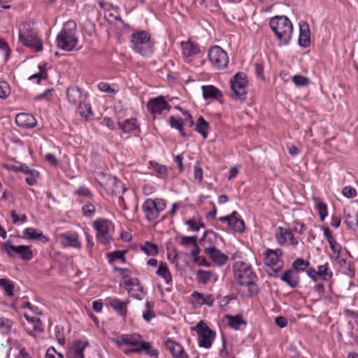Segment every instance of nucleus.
Wrapping results in <instances>:
<instances>
[{
	"mask_svg": "<svg viewBox=\"0 0 358 358\" xmlns=\"http://www.w3.org/2000/svg\"><path fill=\"white\" fill-rule=\"evenodd\" d=\"M342 193L344 196L349 199H352L356 196V189L350 186H346L343 189Z\"/></svg>",
	"mask_w": 358,
	"mask_h": 358,
	"instance_id": "obj_53",
	"label": "nucleus"
},
{
	"mask_svg": "<svg viewBox=\"0 0 358 358\" xmlns=\"http://www.w3.org/2000/svg\"><path fill=\"white\" fill-rule=\"evenodd\" d=\"M89 343L81 340L74 341L69 349L68 358H84V350Z\"/></svg>",
	"mask_w": 358,
	"mask_h": 358,
	"instance_id": "obj_17",
	"label": "nucleus"
},
{
	"mask_svg": "<svg viewBox=\"0 0 358 358\" xmlns=\"http://www.w3.org/2000/svg\"><path fill=\"white\" fill-rule=\"evenodd\" d=\"M25 319L27 322L31 323L33 325V330L36 331H42V322L41 320L36 317H31L27 314L24 315Z\"/></svg>",
	"mask_w": 358,
	"mask_h": 358,
	"instance_id": "obj_40",
	"label": "nucleus"
},
{
	"mask_svg": "<svg viewBox=\"0 0 358 358\" xmlns=\"http://www.w3.org/2000/svg\"><path fill=\"white\" fill-rule=\"evenodd\" d=\"M345 223L348 228L355 229L358 226V213L350 207L344 208Z\"/></svg>",
	"mask_w": 358,
	"mask_h": 358,
	"instance_id": "obj_22",
	"label": "nucleus"
},
{
	"mask_svg": "<svg viewBox=\"0 0 358 358\" xmlns=\"http://www.w3.org/2000/svg\"><path fill=\"white\" fill-rule=\"evenodd\" d=\"M10 93V86L8 83L0 80V98L5 99Z\"/></svg>",
	"mask_w": 358,
	"mask_h": 358,
	"instance_id": "obj_49",
	"label": "nucleus"
},
{
	"mask_svg": "<svg viewBox=\"0 0 358 358\" xmlns=\"http://www.w3.org/2000/svg\"><path fill=\"white\" fill-rule=\"evenodd\" d=\"M196 275L199 282L207 284L212 277V273L209 271L199 270L196 273Z\"/></svg>",
	"mask_w": 358,
	"mask_h": 358,
	"instance_id": "obj_41",
	"label": "nucleus"
},
{
	"mask_svg": "<svg viewBox=\"0 0 358 358\" xmlns=\"http://www.w3.org/2000/svg\"><path fill=\"white\" fill-rule=\"evenodd\" d=\"M185 224L189 226L190 230L193 231H198L200 228L205 227V225L203 222L200 221L195 220L194 219H189L185 222Z\"/></svg>",
	"mask_w": 358,
	"mask_h": 358,
	"instance_id": "obj_45",
	"label": "nucleus"
},
{
	"mask_svg": "<svg viewBox=\"0 0 358 358\" xmlns=\"http://www.w3.org/2000/svg\"><path fill=\"white\" fill-rule=\"evenodd\" d=\"M315 207L318 210L322 221L324 220L328 215L327 205L322 203L319 199H313Z\"/></svg>",
	"mask_w": 358,
	"mask_h": 358,
	"instance_id": "obj_38",
	"label": "nucleus"
},
{
	"mask_svg": "<svg viewBox=\"0 0 358 358\" xmlns=\"http://www.w3.org/2000/svg\"><path fill=\"white\" fill-rule=\"evenodd\" d=\"M194 178L199 182H201L203 180V170L200 164L197 162L194 167Z\"/></svg>",
	"mask_w": 358,
	"mask_h": 358,
	"instance_id": "obj_50",
	"label": "nucleus"
},
{
	"mask_svg": "<svg viewBox=\"0 0 358 358\" xmlns=\"http://www.w3.org/2000/svg\"><path fill=\"white\" fill-rule=\"evenodd\" d=\"M300 46L307 48L310 43V31L307 22H303L299 25V37L298 40Z\"/></svg>",
	"mask_w": 358,
	"mask_h": 358,
	"instance_id": "obj_19",
	"label": "nucleus"
},
{
	"mask_svg": "<svg viewBox=\"0 0 358 358\" xmlns=\"http://www.w3.org/2000/svg\"><path fill=\"white\" fill-rule=\"evenodd\" d=\"M150 165L154 169V170L158 173L159 177L165 178L167 176L168 170L164 165L152 161L150 162Z\"/></svg>",
	"mask_w": 358,
	"mask_h": 358,
	"instance_id": "obj_43",
	"label": "nucleus"
},
{
	"mask_svg": "<svg viewBox=\"0 0 358 358\" xmlns=\"http://www.w3.org/2000/svg\"><path fill=\"white\" fill-rule=\"evenodd\" d=\"M156 273L164 278L166 283L169 284L172 280L171 274L168 268L166 263L161 262L158 266Z\"/></svg>",
	"mask_w": 358,
	"mask_h": 358,
	"instance_id": "obj_32",
	"label": "nucleus"
},
{
	"mask_svg": "<svg viewBox=\"0 0 358 358\" xmlns=\"http://www.w3.org/2000/svg\"><path fill=\"white\" fill-rule=\"evenodd\" d=\"M109 7H110V11L108 12V16L113 17L115 20L123 23L124 21H123L122 18L121 17V16L119 14H117V10H118L119 8L117 6H114L112 4H110Z\"/></svg>",
	"mask_w": 358,
	"mask_h": 358,
	"instance_id": "obj_51",
	"label": "nucleus"
},
{
	"mask_svg": "<svg viewBox=\"0 0 358 358\" xmlns=\"http://www.w3.org/2000/svg\"><path fill=\"white\" fill-rule=\"evenodd\" d=\"M141 249L149 256H155L158 254V246L149 241H146L144 245H142Z\"/></svg>",
	"mask_w": 358,
	"mask_h": 358,
	"instance_id": "obj_37",
	"label": "nucleus"
},
{
	"mask_svg": "<svg viewBox=\"0 0 358 358\" xmlns=\"http://www.w3.org/2000/svg\"><path fill=\"white\" fill-rule=\"evenodd\" d=\"M225 318L227 320V324L234 329H240L241 325L246 326L247 324V322L241 315H236L235 316L226 315Z\"/></svg>",
	"mask_w": 358,
	"mask_h": 358,
	"instance_id": "obj_26",
	"label": "nucleus"
},
{
	"mask_svg": "<svg viewBox=\"0 0 358 358\" xmlns=\"http://www.w3.org/2000/svg\"><path fill=\"white\" fill-rule=\"evenodd\" d=\"M318 275L321 277L323 280H328L332 275L331 272H328V264H325L324 265L318 266Z\"/></svg>",
	"mask_w": 358,
	"mask_h": 358,
	"instance_id": "obj_48",
	"label": "nucleus"
},
{
	"mask_svg": "<svg viewBox=\"0 0 358 358\" xmlns=\"http://www.w3.org/2000/svg\"><path fill=\"white\" fill-rule=\"evenodd\" d=\"M10 216L13 224H17L19 221H21L22 222H27V216L24 214L19 215L15 213V211L11 210Z\"/></svg>",
	"mask_w": 358,
	"mask_h": 358,
	"instance_id": "obj_56",
	"label": "nucleus"
},
{
	"mask_svg": "<svg viewBox=\"0 0 358 358\" xmlns=\"http://www.w3.org/2000/svg\"><path fill=\"white\" fill-rule=\"evenodd\" d=\"M228 226L236 232L242 233L245 230L244 222L241 219L230 220Z\"/></svg>",
	"mask_w": 358,
	"mask_h": 358,
	"instance_id": "obj_39",
	"label": "nucleus"
},
{
	"mask_svg": "<svg viewBox=\"0 0 358 358\" xmlns=\"http://www.w3.org/2000/svg\"><path fill=\"white\" fill-rule=\"evenodd\" d=\"M181 48L182 55L185 57H194L200 52L199 45L190 41L182 42Z\"/></svg>",
	"mask_w": 358,
	"mask_h": 358,
	"instance_id": "obj_23",
	"label": "nucleus"
},
{
	"mask_svg": "<svg viewBox=\"0 0 358 358\" xmlns=\"http://www.w3.org/2000/svg\"><path fill=\"white\" fill-rule=\"evenodd\" d=\"M66 97L69 102L74 106L82 105L86 99V95L83 94L80 89L75 85L68 87Z\"/></svg>",
	"mask_w": 358,
	"mask_h": 358,
	"instance_id": "obj_16",
	"label": "nucleus"
},
{
	"mask_svg": "<svg viewBox=\"0 0 358 358\" xmlns=\"http://www.w3.org/2000/svg\"><path fill=\"white\" fill-rule=\"evenodd\" d=\"M328 243L329 244L331 251L334 254H337V255L338 256L341 251V246L336 243L335 238L331 239Z\"/></svg>",
	"mask_w": 358,
	"mask_h": 358,
	"instance_id": "obj_62",
	"label": "nucleus"
},
{
	"mask_svg": "<svg viewBox=\"0 0 358 358\" xmlns=\"http://www.w3.org/2000/svg\"><path fill=\"white\" fill-rule=\"evenodd\" d=\"M51 96H52V90L48 89L44 92L37 95L35 97V100H41L43 99L49 100L51 98Z\"/></svg>",
	"mask_w": 358,
	"mask_h": 358,
	"instance_id": "obj_64",
	"label": "nucleus"
},
{
	"mask_svg": "<svg viewBox=\"0 0 358 358\" xmlns=\"http://www.w3.org/2000/svg\"><path fill=\"white\" fill-rule=\"evenodd\" d=\"M57 46L64 51L75 49L78 43L76 36V24L73 20L67 21L56 37Z\"/></svg>",
	"mask_w": 358,
	"mask_h": 358,
	"instance_id": "obj_2",
	"label": "nucleus"
},
{
	"mask_svg": "<svg viewBox=\"0 0 358 358\" xmlns=\"http://www.w3.org/2000/svg\"><path fill=\"white\" fill-rule=\"evenodd\" d=\"M148 110L151 114L162 113L164 110H169L171 106L162 95L150 99L147 103Z\"/></svg>",
	"mask_w": 358,
	"mask_h": 358,
	"instance_id": "obj_12",
	"label": "nucleus"
},
{
	"mask_svg": "<svg viewBox=\"0 0 358 358\" xmlns=\"http://www.w3.org/2000/svg\"><path fill=\"white\" fill-rule=\"evenodd\" d=\"M47 78V73L45 71H43L41 70V71L39 73H35L32 76H31L29 78V80H34L35 79H36V83L38 84L40 83V80L41 79H45Z\"/></svg>",
	"mask_w": 358,
	"mask_h": 358,
	"instance_id": "obj_61",
	"label": "nucleus"
},
{
	"mask_svg": "<svg viewBox=\"0 0 358 358\" xmlns=\"http://www.w3.org/2000/svg\"><path fill=\"white\" fill-rule=\"evenodd\" d=\"M22 237L29 240H38L43 243L48 241V238L42 232L31 227L27 228L23 231Z\"/></svg>",
	"mask_w": 358,
	"mask_h": 358,
	"instance_id": "obj_24",
	"label": "nucleus"
},
{
	"mask_svg": "<svg viewBox=\"0 0 358 358\" xmlns=\"http://www.w3.org/2000/svg\"><path fill=\"white\" fill-rule=\"evenodd\" d=\"M282 255V252L280 249H267L264 253L265 264L272 267L275 273L278 272L282 266V264H279Z\"/></svg>",
	"mask_w": 358,
	"mask_h": 358,
	"instance_id": "obj_13",
	"label": "nucleus"
},
{
	"mask_svg": "<svg viewBox=\"0 0 358 358\" xmlns=\"http://www.w3.org/2000/svg\"><path fill=\"white\" fill-rule=\"evenodd\" d=\"M13 321L8 318L0 317V329L4 334H8L11 331Z\"/></svg>",
	"mask_w": 358,
	"mask_h": 358,
	"instance_id": "obj_42",
	"label": "nucleus"
},
{
	"mask_svg": "<svg viewBox=\"0 0 358 358\" xmlns=\"http://www.w3.org/2000/svg\"><path fill=\"white\" fill-rule=\"evenodd\" d=\"M142 350H144L146 354L155 357L158 354V351L156 349H152L151 344L148 341H143L142 339L136 348H132L131 351H134L136 353H139Z\"/></svg>",
	"mask_w": 358,
	"mask_h": 358,
	"instance_id": "obj_28",
	"label": "nucleus"
},
{
	"mask_svg": "<svg viewBox=\"0 0 358 358\" xmlns=\"http://www.w3.org/2000/svg\"><path fill=\"white\" fill-rule=\"evenodd\" d=\"M196 236H182L181 237V244L183 245H188L189 244L196 245Z\"/></svg>",
	"mask_w": 358,
	"mask_h": 358,
	"instance_id": "obj_59",
	"label": "nucleus"
},
{
	"mask_svg": "<svg viewBox=\"0 0 358 358\" xmlns=\"http://www.w3.org/2000/svg\"><path fill=\"white\" fill-rule=\"evenodd\" d=\"M166 206V201L162 199H148L143 203L142 210L147 220L154 222L158 218L159 213L165 209Z\"/></svg>",
	"mask_w": 358,
	"mask_h": 358,
	"instance_id": "obj_7",
	"label": "nucleus"
},
{
	"mask_svg": "<svg viewBox=\"0 0 358 358\" xmlns=\"http://www.w3.org/2000/svg\"><path fill=\"white\" fill-rule=\"evenodd\" d=\"M278 232L276 234V240L278 244H285L296 246L298 241L294 238L292 231L289 229L278 227Z\"/></svg>",
	"mask_w": 358,
	"mask_h": 358,
	"instance_id": "obj_15",
	"label": "nucleus"
},
{
	"mask_svg": "<svg viewBox=\"0 0 358 358\" xmlns=\"http://www.w3.org/2000/svg\"><path fill=\"white\" fill-rule=\"evenodd\" d=\"M269 24L277 38L287 45L293 33V26L289 19L284 15L275 16L271 18Z\"/></svg>",
	"mask_w": 358,
	"mask_h": 358,
	"instance_id": "obj_3",
	"label": "nucleus"
},
{
	"mask_svg": "<svg viewBox=\"0 0 358 358\" xmlns=\"http://www.w3.org/2000/svg\"><path fill=\"white\" fill-rule=\"evenodd\" d=\"M129 303V300L125 301H121L120 299L113 298L109 301V305L120 315L125 316L127 314V306Z\"/></svg>",
	"mask_w": 358,
	"mask_h": 358,
	"instance_id": "obj_27",
	"label": "nucleus"
},
{
	"mask_svg": "<svg viewBox=\"0 0 358 358\" xmlns=\"http://www.w3.org/2000/svg\"><path fill=\"white\" fill-rule=\"evenodd\" d=\"M203 96L205 99L218 98L222 96V92L212 85L203 86L202 87Z\"/></svg>",
	"mask_w": 358,
	"mask_h": 358,
	"instance_id": "obj_31",
	"label": "nucleus"
},
{
	"mask_svg": "<svg viewBox=\"0 0 358 358\" xmlns=\"http://www.w3.org/2000/svg\"><path fill=\"white\" fill-rule=\"evenodd\" d=\"M292 81L296 87H304L309 84L310 80L301 75H294L292 77Z\"/></svg>",
	"mask_w": 358,
	"mask_h": 358,
	"instance_id": "obj_44",
	"label": "nucleus"
},
{
	"mask_svg": "<svg viewBox=\"0 0 358 358\" xmlns=\"http://www.w3.org/2000/svg\"><path fill=\"white\" fill-rule=\"evenodd\" d=\"M27 175H29V176L25 179L26 182L29 185H33L36 182V178L38 176L39 173L38 171L32 169L27 173Z\"/></svg>",
	"mask_w": 358,
	"mask_h": 358,
	"instance_id": "obj_52",
	"label": "nucleus"
},
{
	"mask_svg": "<svg viewBox=\"0 0 358 358\" xmlns=\"http://www.w3.org/2000/svg\"><path fill=\"white\" fill-rule=\"evenodd\" d=\"M98 88L100 91L111 94H115L116 91L111 88L110 84L105 82H101L98 84Z\"/></svg>",
	"mask_w": 358,
	"mask_h": 358,
	"instance_id": "obj_54",
	"label": "nucleus"
},
{
	"mask_svg": "<svg viewBox=\"0 0 358 358\" xmlns=\"http://www.w3.org/2000/svg\"><path fill=\"white\" fill-rule=\"evenodd\" d=\"M131 43L132 50L144 57H149L154 52V43L151 41L150 34L145 31L132 34Z\"/></svg>",
	"mask_w": 358,
	"mask_h": 358,
	"instance_id": "obj_4",
	"label": "nucleus"
},
{
	"mask_svg": "<svg viewBox=\"0 0 358 358\" xmlns=\"http://www.w3.org/2000/svg\"><path fill=\"white\" fill-rule=\"evenodd\" d=\"M45 358H64V357L61 353L57 352L53 347H50L47 350Z\"/></svg>",
	"mask_w": 358,
	"mask_h": 358,
	"instance_id": "obj_57",
	"label": "nucleus"
},
{
	"mask_svg": "<svg viewBox=\"0 0 358 358\" xmlns=\"http://www.w3.org/2000/svg\"><path fill=\"white\" fill-rule=\"evenodd\" d=\"M216 234L213 231H206L200 240V243L205 248V246L215 245Z\"/></svg>",
	"mask_w": 358,
	"mask_h": 358,
	"instance_id": "obj_34",
	"label": "nucleus"
},
{
	"mask_svg": "<svg viewBox=\"0 0 358 358\" xmlns=\"http://www.w3.org/2000/svg\"><path fill=\"white\" fill-rule=\"evenodd\" d=\"M0 50L4 55L5 59L7 60L9 58L10 50L8 43L1 39H0Z\"/></svg>",
	"mask_w": 358,
	"mask_h": 358,
	"instance_id": "obj_55",
	"label": "nucleus"
},
{
	"mask_svg": "<svg viewBox=\"0 0 358 358\" xmlns=\"http://www.w3.org/2000/svg\"><path fill=\"white\" fill-rule=\"evenodd\" d=\"M121 339L122 340V342H124V344L129 345L134 348H136L138 346L142 337L138 334H122L121 336Z\"/></svg>",
	"mask_w": 358,
	"mask_h": 358,
	"instance_id": "obj_30",
	"label": "nucleus"
},
{
	"mask_svg": "<svg viewBox=\"0 0 358 358\" xmlns=\"http://www.w3.org/2000/svg\"><path fill=\"white\" fill-rule=\"evenodd\" d=\"M78 112L85 118H87L90 115H92L90 105L85 102L78 106Z\"/></svg>",
	"mask_w": 358,
	"mask_h": 358,
	"instance_id": "obj_46",
	"label": "nucleus"
},
{
	"mask_svg": "<svg viewBox=\"0 0 358 358\" xmlns=\"http://www.w3.org/2000/svg\"><path fill=\"white\" fill-rule=\"evenodd\" d=\"M114 191L117 194H123L126 191V188L120 180H117L116 178L114 181Z\"/></svg>",
	"mask_w": 358,
	"mask_h": 358,
	"instance_id": "obj_60",
	"label": "nucleus"
},
{
	"mask_svg": "<svg viewBox=\"0 0 358 358\" xmlns=\"http://www.w3.org/2000/svg\"><path fill=\"white\" fill-rule=\"evenodd\" d=\"M0 287L3 289L7 296L14 295L15 285L13 281L6 278H0Z\"/></svg>",
	"mask_w": 358,
	"mask_h": 358,
	"instance_id": "obj_35",
	"label": "nucleus"
},
{
	"mask_svg": "<svg viewBox=\"0 0 358 358\" xmlns=\"http://www.w3.org/2000/svg\"><path fill=\"white\" fill-rule=\"evenodd\" d=\"M83 211L85 216L91 217L95 212V207L92 203H86L83 206Z\"/></svg>",
	"mask_w": 358,
	"mask_h": 358,
	"instance_id": "obj_58",
	"label": "nucleus"
},
{
	"mask_svg": "<svg viewBox=\"0 0 358 358\" xmlns=\"http://www.w3.org/2000/svg\"><path fill=\"white\" fill-rule=\"evenodd\" d=\"M232 90V98L245 101L248 94V80L246 75L243 72L236 73L230 80Z\"/></svg>",
	"mask_w": 358,
	"mask_h": 358,
	"instance_id": "obj_6",
	"label": "nucleus"
},
{
	"mask_svg": "<svg viewBox=\"0 0 358 358\" xmlns=\"http://www.w3.org/2000/svg\"><path fill=\"white\" fill-rule=\"evenodd\" d=\"M198 334L199 345L205 348L211 347L215 334L203 321H200L194 328Z\"/></svg>",
	"mask_w": 358,
	"mask_h": 358,
	"instance_id": "obj_8",
	"label": "nucleus"
},
{
	"mask_svg": "<svg viewBox=\"0 0 358 358\" xmlns=\"http://www.w3.org/2000/svg\"><path fill=\"white\" fill-rule=\"evenodd\" d=\"M166 347L169 349L173 358H189L184 348L178 343L168 339L165 343Z\"/></svg>",
	"mask_w": 358,
	"mask_h": 358,
	"instance_id": "obj_18",
	"label": "nucleus"
},
{
	"mask_svg": "<svg viewBox=\"0 0 358 358\" xmlns=\"http://www.w3.org/2000/svg\"><path fill=\"white\" fill-rule=\"evenodd\" d=\"M110 225V221L104 218H99L94 222L93 226L96 231V239L100 243L106 245L112 239V235L109 231Z\"/></svg>",
	"mask_w": 358,
	"mask_h": 358,
	"instance_id": "obj_9",
	"label": "nucleus"
},
{
	"mask_svg": "<svg viewBox=\"0 0 358 358\" xmlns=\"http://www.w3.org/2000/svg\"><path fill=\"white\" fill-rule=\"evenodd\" d=\"M309 265L308 261H305L303 259L298 258L292 264V268L296 271H303Z\"/></svg>",
	"mask_w": 358,
	"mask_h": 358,
	"instance_id": "obj_47",
	"label": "nucleus"
},
{
	"mask_svg": "<svg viewBox=\"0 0 358 358\" xmlns=\"http://www.w3.org/2000/svg\"><path fill=\"white\" fill-rule=\"evenodd\" d=\"M208 127V123L202 116H200L196 120L195 130L199 133L204 138H206L208 136L207 130Z\"/></svg>",
	"mask_w": 358,
	"mask_h": 358,
	"instance_id": "obj_33",
	"label": "nucleus"
},
{
	"mask_svg": "<svg viewBox=\"0 0 358 358\" xmlns=\"http://www.w3.org/2000/svg\"><path fill=\"white\" fill-rule=\"evenodd\" d=\"M280 279L286 282L292 288H295L298 286L299 280L297 273L292 269L285 271Z\"/></svg>",
	"mask_w": 358,
	"mask_h": 358,
	"instance_id": "obj_25",
	"label": "nucleus"
},
{
	"mask_svg": "<svg viewBox=\"0 0 358 358\" xmlns=\"http://www.w3.org/2000/svg\"><path fill=\"white\" fill-rule=\"evenodd\" d=\"M205 253L218 266L224 265L229 259L224 253L216 248L215 245L205 246Z\"/></svg>",
	"mask_w": 358,
	"mask_h": 358,
	"instance_id": "obj_14",
	"label": "nucleus"
},
{
	"mask_svg": "<svg viewBox=\"0 0 358 358\" xmlns=\"http://www.w3.org/2000/svg\"><path fill=\"white\" fill-rule=\"evenodd\" d=\"M16 124L24 128H32L36 125V120L35 117L28 113H19L15 117Z\"/></svg>",
	"mask_w": 358,
	"mask_h": 358,
	"instance_id": "obj_20",
	"label": "nucleus"
},
{
	"mask_svg": "<svg viewBox=\"0 0 358 358\" xmlns=\"http://www.w3.org/2000/svg\"><path fill=\"white\" fill-rule=\"evenodd\" d=\"M117 126L124 133H129L138 128L135 118L127 119L122 122L119 121Z\"/></svg>",
	"mask_w": 358,
	"mask_h": 358,
	"instance_id": "obj_29",
	"label": "nucleus"
},
{
	"mask_svg": "<svg viewBox=\"0 0 358 358\" xmlns=\"http://www.w3.org/2000/svg\"><path fill=\"white\" fill-rule=\"evenodd\" d=\"M208 57L212 65L217 69H224L228 65V55L219 46H213L210 48Z\"/></svg>",
	"mask_w": 358,
	"mask_h": 358,
	"instance_id": "obj_11",
	"label": "nucleus"
},
{
	"mask_svg": "<svg viewBox=\"0 0 358 358\" xmlns=\"http://www.w3.org/2000/svg\"><path fill=\"white\" fill-rule=\"evenodd\" d=\"M234 275L240 285L248 287L249 295L258 293L256 285L257 277L250 266L244 262H236L234 267Z\"/></svg>",
	"mask_w": 358,
	"mask_h": 358,
	"instance_id": "obj_1",
	"label": "nucleus"
},
{
	"mask_svg": "<svg viewBox=\"0 0 358 358\" xmlns=\"http://www.w3.org/2000/svg\"><path fill=\"white\" fill-rule=\"evenodd\" d=\"M19 39L24 45L34 49L36 52L43 50V42L30 23L26 22L22 25Z\"/></svg>",
	"mask_w": 358,
	"mask_h": 358,
	"instance_id": "obj_5",
	"label": "nucleus"
},
{
	"mask_svg": "<svg viewBox=\"0 0 358 358\" xmlns=\"http://www.w3.org/2000/svg\"><path fill=\"white\" fill-rule=\"evenodd\" d=\"M3 248L11 257H20L22 260L29 261L33 256V252L28 245H14L8 241L3 244Z\"/></svg>",
	"mask_w": 358,
	"mask_h": 358,
	"instance_id": "obj_10",
	"label": "nucleus"
},
{
	"mask_svg": "<svg viewBox=\"0 0 358 358\" xmlns=\"http://www.w3.org/2000/svg\"><path fill=\"white\" fill-rule=\"evenodd\" d=\"M59 241L64 247H73L80 248L81 245L78 241V236L77 234H63L59 235Z\"/></svg>",
	"mask_w": 358,
	"mask_h": 358,
	"instance_id": "obj_21",
	"label": "nucleus"
},
{
	"mask_svg": "<svg viewBox=\"0 0 358 358\" xmlns=\"http://www.w3.org/2000/svg\"><path fill=\"white\" fill-rule=\"evenodd\" d=\"M183 115H186V117L182 120L183 125H186L189 127H192L194 125V121L192 116L189 113L188 111H184Z\"/></svg>",
	"mask_w": 358,
	"mask_h": 358,
	"instance_id": "obj_63",
	"label": "nucleus"
},
{
	"mask_svg": "<svg viewBox=\"0 0 358 358\" xmlns=\"http://www.w3.org/2000/svg\"><path fill=\"white\" fill-rule=\"evenodd\" d=\"M169 122L171 127L178 130L182 136H186L185 131L183 129V122L181 118H176L174 116L171 115L169 117Z\"/></svg>",
	"mask_w": 358,
	"mask_h": 358,
	"instance_id": "obj_36",
	"label": "nucleus"
}]
</instances>
